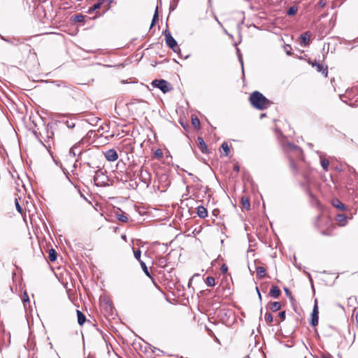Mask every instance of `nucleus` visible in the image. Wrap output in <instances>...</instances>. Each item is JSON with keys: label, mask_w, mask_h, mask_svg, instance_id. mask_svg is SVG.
<instances>
[{"label": "nucleus", "mask_w": 358, "mask_h": 358, "mask_svg": "<svg viewBox=\"0 0 358 358\" xmlns=\"http://www.w3.org/2000/svg\"><path fill=\"white\" fill-rule=\"evenodd\" d=\"M249 101L250 104L258 110L266 109L271 103L270 100L258 91H255L250 94Z\"/></svg>", "instance_id": "obj_1"}, {"label": "nucleus", "mask_w": 358, "mask_h": 358, "mask_svg": "<svg viewBox=\"0 0 358 358\" xmlns=\"http://www.w3.org/2000/svg\"><path fill=\"white\" fill-rule=\"evenodd\" d=\"M317 226L321 230V232L324 236L332 235L334 224L330 217L321 215L318 216L317 220Z\"/></svg>", "instance_id": "obj_2"}, {"label": "nucleus", "mask_w": 358, "mask_h": 358, "mask_svg": "<svg viewBox=\"0 0 358 358\" xmlns=\"http://www.w3.org/2000/svg\"><path fill=\"white\" fill-rule=\"evenodd\" d=\"M112 0H99V2L94 4L88 10V13H92L93 11L102 8V13H105L109 10Z\"/></svg>", "instance_id": "obj_3"}, {"label": "nucleus", "mask_w": 358, "mask_h": 358, "mask_svg": "<svg viewBox=\"0 0 358 358\" xmlns=\"http://www.w3.org/2000/svg\"><path fill=\"white\" fill-rule=\"evenodd\" d=\"M152 85L159 88L164 93H166L173 89L171 85L165 80H155L152 82Z\"/></svg>", "instance_id": "obj_4"}, {"label": "nucleus", "mask_w": 358, "mask_h": 358, "mask_svg": "<svg viewBox=\"0 0 358 358\" xmlns=\"http://www.w3.org/2000/svg\"><path fill=\"white\" fill-rule=\"evenodd\" d=\"M165 40L167 45L171 48L175 52H177L180 48L178 45L176 41L173 38L171 32L169 30L164 31Z\"/></svg>", "instance_id": "obj_5"}, {"label": "nucleus", "mask_w": 358, "mask_h": 358, "mask_svg": "<svg viewBox=\"0 0 358 358\" xmlns=\"http://www.w3.org/2000/svg\"><path fill=\"white\" fill-rule=\"evenodd\" d=\"M319 320V309L317 303V300H315V306L313 307V313L311 314V320L310 324L313 327H316L318 324Z\"/></svg>", "instance_id": "obj_6"}, {"label": "nucleus", "mask_w": 358, "mask_h": 358, "mask_svg": "<svg viewBox=\"0 0 358 358\" xmlns=\"http://www.w3.org/2000/svg\"><path fill=\"white\" fill-rule=\"evenodd\" d=\"M104 156L109 162H115L118 159V155L115 149H110L106 151Z\"/></svg>", "instance_id": "obj_7"}, {"label": "nucleus", "mask_w": 358, "mask_h": 358, "mask_svg": "<svg viewBox=\"0 0 358 358\" xmlns=\"http://www.w3.org/2000/svg\"><path fill=\"white\" fill-rule=\"evenodd\" d=\"M310 37H311V34L310 33V31H306V32L303 33V34H301L300 36L301 45L302 46L308 45L309 43V41L310 40Z\"/></svg>", "instance_id": "obj_8"}, {"label": "nucleus", "mask_w": 358, "mask_h": 358, "mask_svg": "<svg viewBox=\"0 0 358 358\" xmlns=\"http://www.w3.org/2000/svg\"><path fill=\"white\" fill-rule=\"evenodd\" d=\"M197 145L199 149L201 150L202 153H208V149L207 145L206 144L204 140L201 137L197 138Z\"/></svg>", "instance_id": "obj_9"}, {"label": "nucleus", "mask_w": 358, "mask_h": 358, "mask_svg": "<svg viewBox=\"0 0 358 358\" xmlns=\"http://www.w3.org/2000/svg\"><path fill=\"white\" fill-rule=\"evenodd\" d=\"M241 207L243 209H245L246 210H250V198L248 196H241Z\"/></svg>", "instance_id": "obj_10"}, {"label": "nucleus", "mask_w": 358, "mask_h": 358, "mask_svg": "<svg viewBox=\"0 0 358 358\" xmlns=\"http://www.w3.org/2000/svg\"><path fill=\"white\" fill-rule=\"evenodd\" d=\"M315 68L317 71L322 73V74L324 75V77L327 78L328 76L327 65L322 63H319L318 64H317V66Z\"/></svg>", "instance_id": "obj_11"}, {"label": "nucleus", "mask_w": 358, "mask_h": 358, "mask_svg": "<svg viewBox=\"0 0 358 358\" xmlns=\"http://www.w3.org/2000/svg\"><path fill=\"white\" fill-rule=\"evenodd\" d=\"M155 264L161 268H165L168 264V260L165 257L159 256L156 257Z\"/></svg>", "instance_id": "obj_12"}, {"label": "nucleus", "mask_w": 358, "mask_h": 358, "mask_svg": "<svg viewBox=\"0 0 358 358\" xmlns=\"http://www.w3.org/2000/svg\"><path fill=\"white\" fill-rule=\"evenodd\" d=\"M196 213L200 218H205L208 216V210L203 206H199L196 208Z\"/></svg>", "instance_id": "obj_13"}, {"label": "nucleus", "mask_w": 358, "mask_h": 358, "mask_svg": "<svg viewBox=\"0 0 358 358\" xmlns=\"http://www.w3.org/2000/svg\"><path fill=\"white\" fill-rule=\"evenodd\" d=\"M335 220L340 226H345L347 224V217L344 214H338Z\"/></svg>", "instance_id": "obj_14"}, {"label": "nucleus", "mask_w": 358, "mask_h": 358, "mask_svg": "<svg viewBox=\"0 0 358 358\" xmlns=\"http://www.w3.org/2000/svg\"><path fill=\"white\" fill-rule=\"evenodd\" d=\"M331 204L335 208H338L339 210H345V205L339 199H338L336 198L332 199Z\"/></svg>", "instance_id": "obj_15"}, {"label": "nucleus", "mask_w": 358, "mask_h": 358, "mask_svg": "<svg viewBox=\"0 0 358 358\" xmlns=\"http://www.w3.org/2000/svg\"><path fill=\"white\" fill-rule=\"evenodd\" d=\"M280 294H281V291L278 286H272V287L270 290V292H269V294L272 297H273L275 299H278L280 296Z\"/></svg>", "instance_id": "obj_16"}, {"label": "nucleus", "mask_w": 358, "mask_h": 358, "mask_svg": "<svg viewBox=\"0 0 358 358\" xmlns=\"http://www.w3.org/2000/svg\"><path fill=\"white\" fill-rule=\"evenodd\" d=\"M287 147L290 150L295 152L296 155L298 156L301 155L302 153L301 149L294 144L288 143Z\"/></svg>", "instance_id": "obj_17"}, {"label": "nucleus", "mask_w": 358, "mask_h": 358, "mask_svg": "<svg viewBox=\"0 0 358 358\" xmlns=\"http://www.w3.org/2000/svg\"><path fill=\"white\" fill-rule=\"evenodd\" d=\"M256 273H257V275L259 278H262L266 275V270L263 266H257L256 267Z\"/></svg>", "instance_id": "obj_18"}, {"label": "nucleus", "mask_w": 358, "mask_h": 358, "mask_svg": "<svg viewBox=\"0 0 358 358\" xmlns=\"http://www.w3.org/2000/svg\"><path fill=\"white\" fill-rule=\"evenodd\" d=\"M78 322L80 325H83L86 321L85 315L79 310H77Z\"/></svg>", "instance_id": "obj_19"}, {"label": "nucleus", "mask_w": 358, "mask_h": 358, "mask_svg": "<svg viewBox=\"0 0 358 358\" xmlns=\"http://www.w3.org/2000/svg\"><path fill=\"white\" fill-rule=\"evenodd\" d=\"M281 308V304L280 302H278V301H275V302H272L271 304H270V309L273 311V312H275V311H278V310H280Z\"/></svg>", "instance_id": "obj_20"}, {"label": "nucleus", "mask_w": 358, "mask_h": 358, "mask_svg": "<svg viewBox=\"0 0 358 358\" xmlns=\"http://www.w3.org/2000/svg\"><path fill=\"white\" fill-rule=\"evenodd\" d=\"M48 259L50 262H55L57 259V252L54 249H50L48 251Z\"/></svg>", "instance_id": "obj_21"}, {"label": "nucleus", "mask_w": 358, "mask_h": 358, "mask_svg": "<svg viewBox=\"0 0 358 358\" xmlns=\"http://www.w3.org/2000/svg\"><path fill=\"white\" fill-rule=\"evenodd\" d=\"M205 282L209 287H214L215 285V279L212 276H208L205 280Z\"/></svg>", "instance_id": "obj_22"}, {"label": "nucleus", "mask_w": 358, "mask_h": 358, "mask_svg": "<svg viewBox=\"0 0 358 358\" xmlns=\"http://www.w3.org/2000/svg\"><path fill=\"white\" fill-rule=\"evenodd\" d=\"M320 162H321V166L323 168V169L325 171H327L328 169H329V160L326 158H321Z\"/></svg>", "instance_id": "obj_23"}, {"label": "nucleus", "mask_w": 358, "mask_h": 358, "mask_svg": "<svg viewBox=\"0 0 358 358\" xmlns=\"http://www.w3.org/2000/svg\"><path fill=\"white\" fill-rule=\"evenodd\" d=\"M192 124L195 129H199L200 127L199 119L196 116H192Z\"/></svg>", "instance_id": "obj_24"}, {"label": "nucleus", "mask_w": 358, "mask_h": 358, "mask_svg": "<svg viewBox=\"0 0 358 358\" xmlns=\"http://www.w3.org/2000/svg\"><path fill=\"white\" fill-rule=\"evenodd\" d=\"M85 15L82 14H77L73 16V21L75 22H83L85 21Z\"/></svg>", "instance_id": "obj_25"}, {"label": "nucleus", "mask_w": 358, "mask_h": 358, "mask_svg": "<svg viewBox=\"0 0 358 358\" xmlns=\"http://www.w3.org/2000/svg\"><path fill=\"white\" fill-rule=\"evenodd\" d=\"M140 264H141V268H142L143 271H144V273H145V275L151 278V275H150V272L148 271V267L146 266L145 262L143 261H140Z\"/></svg>", "instance_id": "obj_26"}, {"label": "nucleus", "mask_w": 358, "mask_h": 358, "mask_svg": "<svg viewBox=\"0 0 358 358\" xmlns=\"http://www.w3.org/2000/svg\"><path fill=\"white\" fill-rule=\"evenodd\" d=\"M297 11H298V8L296 6H291L288 9L287 13L288 15L292 16V15H294L297 13Z\"/></svg>", "instance_id": "obj_27"}, {"label": "nucleus", "mask_w": 358, "mask_h": 358, "mask_svg": "<svg viewBox=\"0 0 358 358\" xmlns=\"http://www.w3.org/2000/svg\"><path fill=\"white\" fill-rule=\"evenodd\" d=\"M222 148L223 149L224 152V155L228 156L230 152L229 146L227 143H223L222 144Z\"/></svg>", "instance_id": "obj_28"}, {"label": "nucleus", "mask_w": 358, "mask_h": 358, "mask_svg": "<svg viewBox=\"0 0 358 358\" xmlns=\"http://www.w3.org/2000/svg\"><path fill=\"white\" fill-rule=\"evenodd\" d=\"M164 153L162 149H157L155 151V156L157 159H160L163 157Z\"/></svg>", "instance_id": "obj_29"}, {"label": "nucleus", "mask_w": 358, "mask_h": 358, "mask_svg": "<svg viewBox=\"0 0 358 358\" xmlns=\"http://www.w3.org/2000/svg\"><path fill=\"white\" fill-rule=\"evenodd\" d=\"M264 318H265L266 322L268 324H271V323H272L273 320V315H272V314H271V313H266L265 314V317H264Z\"/></svg>", "instance_id": "obj_30"}, {"label": "nucleus", "mask_w": 358, "mask_h": 358, "mask_svg": "<svg viewBox=\"0 0 358 358\" xmlns=\"http://www.w3.org/2000/svg\"><path fill=\"white\" fill-rule=\"evenodd\" d=\"M117 219L123 222H127L128 221L127 216L124 214L117 215Z\"/></svg>", "instance_id": "obj_31"}, {"label": "nucleus", "mask_w": 358, "mask_h": 358, "mask_svg": "<svg viewBox=\"0 0 358 358\" xmlns=\"http://www.w3.org/2000/svg\"><path fill=\"white\" fill-rule=\"evenodd\" d=\"M289 164H290L291 169L294 173L297 172V167H296V163L294 162V161L293 159L290 160Z\"/></svg>", "instance_id": "obj_32"}, {"label": "nucleus", "mask_w": 358, "mask_h": 358, "mask_svg": "<svg viewBox=\"0 0 358 358\" xmlns=\"http://www.w3.org/2000/svg\"><path fill=\"white\" fill-rule=\"evenodd\" d=\"M134 257L135 258L138 260L139 262L141 261V252L140 250H134Z\"/></svg>", "instance_id": "obj_33"}, {"label": "nucleus", "mask_w": 358, "mask_h": 358, "mask_svg": "<svg viewBox=\"0 0 358 358\" xmlns=\"http://www.w3.org/2000/svg\"><path fill=\"white\" fill-rule=\"evenodd\" d=\"M157 21H158L157 10H156L155 13V15L153 16L152 21V23H151V27H153Z\"/></svg>", "instance_id": "obj_34"}, {"label": "nucleus", "mask_w": 358, "mask_h": 358, "mask_svg": "<svg viewBox=\"0 0 358 358\" xmlns=\"http://www.w3.org/2000/svg\"><path fill=\"white\" fill-rule=\"evenodd\" d=\"M220 271L222 274H226L228 271V266L224 264L220 267Z\"/></svg>", "instance_id": "obj_35"}, {"label": "nucleus", "mask_w": 358, "mask_h": 358, "mask_svg": "<svg viewBox=\"0 0 358 358\" xmlns=\"http://www.w3.org/2000/svg\"><path fill=\"white\" fill-rule=\"evenodd\" d=\"M15 206H16V209H17V210L20 213L22 214V213H23V210H22V207L20 206V205L19 204V202H18V201H17V199H15Z\"/></svg>", "instance_id": "obj_36"}, {"label": "nucleus", "mask_w": 358, "mask_h": 358, "mask_svg": "<svg viewBox=\"0 0 358 358\" xmlns=\"http://www.w3.org/2000/svg\"><path fill=\"white\" fill-rule=\"evenodd\" d=\"M284 291H285V292L286 295H287V296L290 299H292V300H293V299H293V296H292V292H290V290H289L288 288L285 287V288H284Z\"/></svg>", "instance_id": "obj_37"}, {"label": "nucleus", "mask_w": 358, "mask_h": 358, "mask_svg": "<svg viewBox=\"0 0 358 358\" xmlns=\"http://www.w3.org/2000/svg\"><path fill=\"white\" fill-rule=\"evenodd\" d=\"M308 62L309 64H310L313 67H316L317 64H318L320 62H317V61H312L311 59H308Z\"/></svg>", "instance_id": "obj_38"}, {"label": "nucleus", "mask_w": 358, "mask_h": 358, "mask_svg": "<svg viewBox=\"0 0 358 358\" xmlns=\"http://www.w3.org/2000/svg\"><path fill=\"white\" fill-rule=\"evenodd\" d=\"M279 317L281 319L282 321H283L285 319V311H282L279 313Z\"/></svg>", "instance_id": "obj_39"}, {"label": "nucleus", "mask_w": 358, "mask_h": 358, "mask_svg": "<svg viewBox=\"0 0 358 358\" xmlns=\"http://www.w3.org/2000/svg\"><path fill=\"white\" fill-rule=\"evenodd\" d=\"M240 170L239 166L238 164L234 165V171L236 172H238Z\"/></svg>", "instance_id": "obj_40"}, {"label": "nucleus", "mask_w": 358, "mask_h": 358, "mask_svg": "<svg viewBox=\"0 0 358 358\" xmlns=\"http://www.w3.org/2000/svg\"><path fill=\"white\" fill-rule=\"evenodd\" d=\"M94 228H96V230H100L102 228V224H97L94 226Z\"/></svg>", "instance_id": "obj_41"}, {"label": "nucleus", "mask_w": 358, "mask_h": 358, "mask_svg": "<svg viewBox=\"0 0 358 358\" xmlns=\"http://www.w3.org/2000/svg\"><path fill=\"white\" fill-rule=\"evenodd\" d=\"M256 289H257V292L258 293V296H259V299L261 300L262 299V296H261V294H260L257 287H256Z\"/></svg>", "instance_id": "obj_42"}, {"label": "nucleus", "mask_w": 358, "mask_h": 358, "mask_svg": "<svg viewBox=\"0 0 358 358\" xmlns=\"http://www.w3.org/2000/svg\"><path fill=\"white\" fill-rule=\"evenodd\" d=\"M287 55H291V52H289V50H287Z\"/></svg>", "instance_id": "obj_43"}, {"label": "nucleus", "mask_w": 358, "mask_h": 358, "mask_svg": "<svg viewBox=\"0 0 358 358\" xmlns=\"http://www.w3.org/2000/svg\"><path fill=\"white\" fill-rule=\"evenodd\" d=\"M324 358H329V357H324Z\"/></svg>", "instance_id": "obj_44"}]
</instances>
